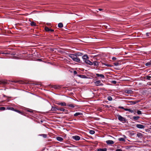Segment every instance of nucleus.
I'll list each match as a JSON object with an SVG mask.
<instances>
[{"label":"nucleus","instance_id":"obj_44","mask_svg":"<svg viewBox=\"0 0 151 151\" xmlns=\"http://www.w3.org/2000/svg\"><path fill=\"white\" fill-rule=\"evenodd\" d=\"M112 59L113 60H116V58H115V57H113L112 58Z\"/></svg>","mask_w":151,"mask_h":151},{"label":"nucleus","instance_id":"obj_39","mask_svg":"<svg viewBox=\"0 0 151 151\" xmlns=\"http://www.w3.org/2000/svg\"><path fill=\"white\" fill-rule=\"evenodd\" d=\"M118 64H118V63H114V65H116V66H117V65H118Z\"/></svg>","mask_w":151,"mask_h":151},{"label":"nucleus","instance_id":"obj_34","mask_svg":"<svg viewBox=\"0 0 151 151\" xmlns=\"http://www.w3.org/2000/svg\"><path fill=\"white\" fill-rule=\"evenodd\" d=\"M5 109V108L4 107H2L0 108V110H4Z\"/></svg>","mask_w":151,"mask_h":151},{"label":"nucleus","instance_id":"obj_27","mask_svg":"<svg viewBox=\"0 0 151 151\" xmlns=\"http://www.w3.org/2000/svg\"><path fill=\"white\" fill-rule=\"evenodd\" d=\"M119 140L120 141H124V139L122 137L120 138L119 139Z\"/></svg>","mask_w":151,"mask_h":151},{"label":"nucleus","instance_id":"obj_47","mask_svg":"<svg viewBox=\"0 0 151 151\" xmlns=\"http://www.w3.org/2000/svg\"><path fill=\"white\" fill-rule=\"evenodd\" d=\"M128 109H126V108L124 109L125 111H128Z\"/></svg>","mask_w":151,"mask_h":151},{"label":"nucleus","instance_id":"obj_53","mask_svg":"<svg viewBox=\"0 0 151 151\" xmlns=\"http://www.w3.org/2000/svg\"><path fill=\"white\" fill-rule=\"evenodd\" d=\"M41 122H42V121H41Z\"/></svg>","mask_w":151,"mask_h":151},{"label":"nucleus","instance_id":"obj_7","mask_svg":"<svg viewBox=\"0 0 151 151\" xmlns=\"http://www.w3.org/2000/svg\"><path fill=\"white\" fill-rule=\"evenodd\" d=\"M73 139L76 140H78L80 139V137L78 136H75L72 137Z\"/></svg>","mask_w":151,"mask_h":151},{"label":"nucleus","instance_id":"obj_21","mask_svg":"<svg viewBox=\"0 0 151 151\" xmlns=\"http://www.w3.org/2000/svg\"><path fill=\"white\" fill-rule=\"evenodd\" d=\"M89 133L91 134H93L95 133V131L93 130H90Z\"/></svg>","mask_w":151,"mask_h":151},{"label":"nucleus","instance_id":"obj_18","mask_svg":"<svg viewBox=\"0 0 151 151\" xmlns=\"http://www.w3.org/2000/svg\"><path fill=\"white\" fill-rule=\"evenodd\" d=\"M63 26V24L62 23H60L58 24V27L60 28H62Z\"/></svg>","mask_w":151,"mask_h":151},{"label":"nucleus","instance_id":"obj_35","mask_svg":"<svg viewBox=\"0 0 151 151\" xmlns=\"http://www.w3.org/2000/svg\"><path fill=\"white\" fill-rule=\"evenodd\" d=\"M111 82L114 84H116V81H111Z\"/></svg>","mask_w":151,"mask_h":151},{"label":"nucleus","instance_id":"obj_48","mask_svg":"<svg viewBox=\"0 0 151 151\" xmlns=\"http://www.w3.org/2000/svg\"><path fill=\"white\" fill-rule=\"evenodd\" d=\"M149 33H146V35H147V36H149Z\"/></svg>","mask_w":151,"mask_h":151},{"label":"nucleus","instance_id":"obj_50","mask_svg":"<svg viewBox=\"0 0 151 151\" xmlns=\"http://www.w3.org/2000/svg\"><path fill=\"white\" fill-rule=\"evenodd\" d=\"M98 9L100 11H102L103 10L102 9Z\"/></svg>","mask_w":151,"mask_h":151},{"label":"nucleus","instance_id":"obj_42","mask_svg":"<svg viewBox=\"0 0 151 151\" xmlns=\"http://www.w3.org/2000/svg\"><path fill=\"white\" fill-rule=\"evenodd\" d=\"M27 111L30 112H33V111L32 110H28Z\"/></svg>","mask_w":151,"mask_h":151},{"label":"nucleus","instance_id":"obj_31","mask_svg":"<svg viewBox=\"0 0 151 151\" xmlns=\"http://www.w3.org/2000/svg\"><path fill=\"white\" fill-rule=\"evenodd\" d=\"M100 83H101V81H100V80H98V81H96L95 82V83L97 84H99Z\"/></svg>","mask_w":151,"mask_h":151},{"label":"nucleus","instance_id":"obj_15","mask_svg":"<svg viewBox=\"0 0 151 151\" xmlns=\"http://www.w3.org/2000/svg\"><path fill=\"white\" fill-rule=\"evenodd\" d=\"M77 76L81 78H86V76L85 75H78Z\"/></svg>","mask_w":151,"mask_h":151},{"label":"nucleus","instance_id":"obj_19","mask_svg":"<svg viewBox=\"0 0 151 151\" xmlns=\"http://www.w3.org/2000/svg\"><path fill=\"white\" fill-rule=\"evenodd\" d=\"M30 24L32 26H35L36 25V23L33 22H31L30 23Z\"/></svg>","mask_w":151,"mask_h":151},{"label":"nucleus","instance_id":"obj_3","mask_svg":"<svg viewBox=\"0 0 151 151\" xmlns=\"http://www.w3.org/2000/svg\"><path fill=\"white\" fill-rule=\"evenodd\" d=\"M84 61L86 63L89 65H93V63L91 62L89 60H84Z\"/></svg>","mask_w":151,"mask_h":151},{"label":"nucleus","instance_id":"obj_2","mask_svg":"<svg viewBox=\"0 0 151 151\" xmlns=\"http://www.w3.org/2000/svg\"><path fill=\"white\" fill-rule=\"evenodd\" d=\"M118 119L121 122H126V119H125L121 116L120 115H117Z\"/></svg>","mask_w":151,"mask_h":151},{"label":"nucleus","instance_id":"obj_16","mask_svg":"<svg viewBox=\"0 0 151 151\" xmlns=\"http://www.w3.org/2000/svg\"><path fill=\"white\" fill-rule=\"evenodd\" d=\"M67 106L71 108H74L75 107V105L73 104H68Z\"/></svg>","mask_w":151,"mask_h":151},{"label":"nucleus","instance_id":"obj_40","mask_svg":"<svg viewBox=\"0 0 151 151\" xmlns=\"http://www.w3.org/2000/svg\"><path fill=\"white\" fill-rule=\"evenodd\" d=\"M105 65H106V66H110V65H109L108 64H105V63H104L103 64Z\"/></svg>","mask_w":151,"mask_h":151},{"label":"nucleus","instance_id":"obj_25","mask_svg":"<svg viewBox=\"0 0 151 151\" xmlns=\"http://www.w3.org/2000/svg\"><path fill=\"white\" fill-rule=\"evenodd\" d=\"M45 29L46 31H50V29H49L47 27H45Z\"/></svg>","mask_w":151,"mask_h":151},{"label":"nucleus","instance_id":"obj_17","mask_svg":"<svg viewBox=\"0 0 151 151\" xmlns=\"http://www.w3.org/2000/svg\"><path fill=\"white\" fill-rule=\"evenodd\" d=\"M75 55H77V56H82V55H83V54L82 53L78 52H77V53H76Z\"/></svg>","mask_w":151,"mask_h":151},{"label":"nucleus","instance_id":"obj_11","mask_svg":"<svg viewBox=\"0 0 151 151\" xmlns=\"http://www.w3.org/2000/svg\"><path fill=\"white\" fill-rule=\"evenodd\" d=\"M56 139L57 140L59 141H62L63 140V139L62 137H57Z\"/></svg>","mask_w":151,"mask_h":151},{"label":"nucleus","instance_id":"obj_56","mask_svg":"<svg viewBox=\"0 0 151 151\" xmlns=\"http://www.w3.org/2000/svg\"><path fill=\"white\" fill-rule=\"evenodd\" d=\"M150 61H151V60Z\"/></svg>","mask_w":151,"mask_h":151},{"label":"nucleus","instance_id":"obj_49","mask_svg":"<svg viewBox=\"0 0 151 151\" xmlns=\"http://www.w3.org/2000/svg\"><path fill=\"white\" fill-rule=\"evenodd\" d=\"M56 108L57 109L56 111L57 110H60L59 109H60V108H57L56 107Z\"/></svg>","mask_w":151,"mask_h":151},{"label":"nucleus","instance_id":"obj_54","mask_svg":"<svg viewBox=\"0 0 151 151\" xmlns=\"http://www.w3.org/2000/svg\"><path fill=\"white\" fill-rule=\"evenodd\" d=\"M150 129H151V128Z\"/></svg>","mask_w":151,"mask_h":151},{"label":"nucleus","instance_id":"obj_46","mask_svg":"<svg viewBox=\"0 0 151 151\" xmlns=\"http://www.w3.org/2000/svg\"><path fill=\"white\" fill-rule=\"evenodd\" d=\"M50 31L51 32H53L54 31V30L52 29H50Z\"/></svg>","mask_w":151,"mask_h":151},{"label":"nucleus","instance_id":"obj_36","mask_svg":"<svg viewBox=\"0 0 151 151\" xmlns=\"http://www.w3.org/2000/svg\"><path fill=\"white\" fill-rule=\"evenodd\" d=\"M151 78V77L150 76H147V78L149 80H150V78Z\"/></svg>","mask_w":151,"mask_h":151},{"label":"nucleus","instance_id":"obj_30","mask_svg":"<svg viewBox=\"0 0 151 151\" xmlns=\"http://www.w3.org/2000/svg\"><path fill=\"white\" fill-rule=\"evenodd\" d=\"M40 135L43 136V137L44 138H46L47 137V135L44 134H41Z\"/></svg>","mask_w":151,"mask_h":151},{"label":"nucleus","instance_id":"obj_23","mask_svg":"<svg viewBox=\"0 0 151 151\" xmlns=\"http://www.w3.org/2000/svg\"><path fill=\"white\" fill-rule=\"evenodd\" d=\"M60 111H62L63 112H65L66 111H67V110H65L63 108H60V109H59Z\"/></svg>","mask_w":151,"mask_h":151},{"label":"nucleus","instance_id":"obj_9","mask_svg":"<svg viewBox=\"0 0 151 151\" xmlns=\"http://www.w3.org/2000/svg\"><path fill=\"white\" fill-rule=\"evenodd\" d=\"M93 63V65L95 66H98L99 65V63L98 62L95 61Z\"/></svg>","mask_w":151,"mask_h":151},{"label":"nucleus","instance_id":"obj_14","mask_svg":"<svg viewBox=\"0 0 151 151\" xmlns=\"http://www.w3.org/2000/svg\"><path fill=\"white\" fill-rule=\"evenodd\" d=\"M82 114V113L80 112H76L74 114V116H76L79 115H81Z\"/></svg>","mask_w":151,"mask_h":151},{"label":"nucleus","instance_id":"obj_22","mask_svg":"<svg viewBox=\"0 0 151 151\" xmlns=\"http://www.w3.org/2000/svg\"><path fill=\"white\" fill-rule=\"evenodd\" d=\"M129 102L131 104H134L137 103V102L132 101H130Z\"/></svg>","mask_w":151,"mask_h":151},{"label":"nucleus","instance_id":"obj_26","mask_svg":"<svg viewBox=\"0 0 151 151\" xmlns=\"http://www.w3.org/2000/svg\"><path fill=\"white\" fill-rule=\"evenodd\" d=\"M107 99L108 100L111 101L112 99V98L110 96H109L107 98Z\"/></svg>","mask_w":151,"mask_h":151},{"label":"nucleus","instance_id":"obj_55","mask_svg":"<svg viewBox=\"0 0 151 151\" xmlns=\"http://www.w3.org/2000/svg\"><path fill=\"white\" fill-rule=\"evenodd\" d=\"M150 124H151V123H150Z\"/></svg>","mask_w":151,"mask_h":151},{"label":"nucleus","instance_id":"obj_51","mask_svg":"<svg viewBox=\"0 0 151 151\" xmlns=\"http://www.w3.org/2000/svg\"><path fill=\"white\" fill-rule=\"evenodd\" d=\"M103 85V84H100L99 85L100 86H102Z\"/></svg>","mask_w":151,"mask_h":151},{"label":"nucleus","instance_id":"obj_28","mask_svg":"<svg viewBox=\"0 0 151 151\" xmlns=\"http://www.w3.org/2000/svg\"><path fill=\"white\" fill-rule=\"evenodd\" d=\"M7 109H8L11 110H14V109L13 108L11 107H8V108H7Z\"/></svg>","mask_w":151,"mask_h":151},{"label":"nucleus","instance_id":"obj_6","mask_svg":"<svg viewBox=\"0 0 151 151\" xmlns=\"http://www.w3.org/2000/svg\"><path fill=\"white\" fill-rule=\"evenodd\" d=\"M57 104L58 105H60L62 106H65L67 105L66 103L65 102H59L57 103Z\"/></svg>","mask_w":151,"mask_h":151},{"label":"nucleus","instance_id":"obj_41","mask_svg":"<svg viewBox=\"0 0 151 151\" xmlns=\"http://www.w3.org/2000/svg\"><path fill=\"white\" fill-rule=\"evenodd\" d=\"M73 73L74 75H76L77 74V72L76 71H73Z\"/></svg>","mask_w":151,"mask_h":151},{"label":"nucleus","instance_id":"obj_4","mask_svg":"<svg viewBox=\"0 0 151 151\" xmlns=\"http://www.w3.org/2000/svg\"><path fill=\"white\" fill-rule=\"evenodd\" d=\"M136 127L139 129H144L145 126L140 124H137L136 125Z\"/></svg>","mask_w":151,"mask_h":151},{"label":"nucleus","instance_id":"obj_33","mask_svg":"<svg viewBox=\"0 0 151 151\" xmlns=\"http://www.w3.org/2000/svg\"><path fill=\"white\" fill-rule=\"evenodd\" d=\"M128 111H129L130 112L132 113L133 112V110L131 109H129Z\"/></svg>","mask_w":151,"mask_h":151},{"label":"nucleus","instance_id":"obj_52","mask_svg":"<svg viewBox=\"0 0 151 151\" xmlns=\"http://www.w3.org/2000/svg\"><path fill=\"white\" fill-rule=\"evenodd\" d=\"M106 106L107 107H109V106Z\"/></svg>","mask_w":151,"mask_h":151},{"label":"nucleus","instance_id":"obj_29","mask_svg":"<svg viewBox=\"0 0 151 151\" xmlns=\"http://www.w3.org/2000/svg\"><path fill=\"white\" fill-rule=\"evenodd\" d=\"M151 65V63L150 62H148L146 63L145 65L146 66L150 65Z\"/></svg>","mask_w":151,"mask_h":151},{"label":"nucleus","instance_id":"obj_43","mask_svg":"<svg viewBox=\"0 0 151 151\" xmlns=\"http://www.w3.org/2000/svg\"><path fill=\"white\" fill-rule=\"evenodd\" d=\"M141 135V134L139 133L138 134H137V136L138 137H140V136Z\"/></svg>","mask_w":151,"mask_h":151},{"label":"nucleus","instance_id":"obj_20","mask_svg":"<svg viewBox=\"0 0 151 151\" xmlns=\"http://www.w3.org/2000/svg\"><path fill=\"white\" fill-rule=\"evenodd\" d=\"M56 107H52L51 110L52 111H56Z\"/></svg>","mask_w":151,"mask_h":151},{"label":"nucleus","instance_id":"obj_45","mask_svg":"<svg viewBox=\"0 0 151 151\" xmlns=\"http://www.w3.org/2000/svg\"><path fill=\"white\" fill-rule=\"evenodd\" d=\"M119 108H120V109H124L123 107V106H119Z\"/></svg>","mask_w":151,"mask_h":151},{"label":"nucleus","instance_id":"obj_12","mask_svg":"<svg viewBox=\"0 0 151 151\" xmlns=\"http://www.w3.org/2000/svg\"><path fill=\"white\" fill-rule=\"evenodd\" d=\"M107 149L106 148H100L98 150V151H107Z\"/></svg>","mask_w":151,"mask_h":151},{"label":"nucleus","instance_id":"obj_24","mask_svg":"<svg viewBox=\"0 0 151 151\" xmlns=\"http://www.w3.org/2000/svg\"><path fill=\"white\" fill-rule=\"evenodd\" d=\"M139 118V117L138 116H134L133 117V119L135 120H137Z\"/></svg>","mask_w":151,"mask_h":151},{"label":"nucleus","instance_id":"obj_13","mask_svg":"<svg viewBox=\"0 0 151 151\" xmlns=\"http://www.w3.org/2000/svg\"><path fill=\"white\" fill-rule=\"evenodd\" d=\"M82 58L84 60H87V59L88 58V57L86 55H84L82 57Z\"/></svg>","mask_w":151,"mask_h":151},{"label":"nucleus","instance_id":"obj_8","mask_svg":"<svg viewBox=\"0 0 151 151\" xmlns=\"http://www.w3.org/2000/svg\"><path fill=\"white\" fill-rule=\"evenodd\" d=\"M96 75L97 77H99L103 78H104L105 77L104 76L103 74L96 73Z\"/></svg>","mask_w":151,"mask_h":151},{"label":"nucleus","instance_id":"obj_37","mask_svg":"<svg viewBox=\"0 0 151 151\" xmlns=\"http://www.w3.org/2000/svg\"><path fill=\"white\" fill-rule=\"evenodd\" d=\"M14 111L19 113H21V112L19 111V110H14Z\"/></svg>","mask_w":151,"mask_h":151},{"label":"nucleus","instance_id":"obj_1","mask_svg":"<svg viewBox=\"0 0 151 151\" xmlns=\"http://www.w3.org/2000/svg\"><path fill=\"white\" fill-rule=\"evenodd\" d=\"M69 56L74 61L78 63H80V59L78 58L77 56V55H76L75 54H70L69 55Z\"/></svg>","mask_w":151,"mask_h":151},{"label":"nucleus","instance_id":"obj_32","mask_svg":"<svg viewBox=\"0 0 151 151\" xmlns=\"http://www.w3.org/2000/svg\"><path fill=\"white\" fill-rule=\"evenodd\" d=\"M137 113L138 114H142V112L139 110H138L137 111Z\"/></svg>","mask_w":151,"mask_h":151},{"label":"nucleus","instance_id":"obj_10","mask_svg":"<svg viewBox=\"0 0 151 151\" xmlns=\"http://www.w3.org/2000/svg\"><path fill=\"white\" fill-rule=\"evenodd\" d=\"M125 92L126 93H129V94H131L132 93V91L130 90H126L125 91Z\"/></svg>","mask_w":151,"mask_h":151},{"label":"nucleus","instance_id":"obj_38","mask_svg":"<svg viewBox=\"0 0 151 151\" xmlns=\"http://www.w3.org/2000/svg\"><path fill=\"white\" fill-rule=\"evenodd\" d=\"M116 151H122V150L121 149H117L116 150Z\"/></svg>","mask_w":151,"mask_h":151},{"label":"nucleus","instance_id":"obj_5","mask_svg":"<svg viewBox=\"0 0 151 151\" xmlns=\"http://www.w3.org/2000/svg\"><path fill=\"white\" fill-rule=\"evenodd\" d=\"M106 143L108 145H111L114 144V142L111 140H108L106 141Z\"/></svg>","mask_w":151,"mask_h":151}]
</instances>
